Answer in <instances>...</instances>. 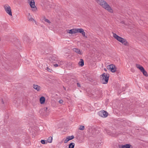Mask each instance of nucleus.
<instances>
[{
	"instance_id": "obj_20",
	"label": "nucleus",
	"mask_w": 148,
	"mask_h": 148,
	"mask_svg": "<svg viewBox=\"0 0 148 148\" xmlns=\"http://www.w3.org/2000/svg\"><path fill=\"white\" fill-rule=\"evenodd\" d=\"M104 132L105 133H107V134L110 135H111L110 131L107 129H105Z\"/></svg>"
},
{
	"instance_id": "obj_25",
	"label": "nucleus",
	"mask_w": 148,
	"mask_h": 148,
	"mask_svg": "<svg viewBox=\"0 0 148 148\" xmlns=\"http://www.w3.org/2000/svg\"><path fill=\"white\" fill-rule=\"evenodd\" d=\"M84 129V127L83 125H80L79 126V129L82 130H83Z\"/></svg>"
},
{
	"instance_id": "obj_30",
	"label": "nucleus",
	"mask_w": 148,
	"mask_h": 148,
	"mask_svg": "<svg viewBox=\"0 0 148 148\" xmlns=\"http://www.w3.org/2000/svg\"><path fill=\"white\" fill-rule=\"evenodd\" d=\"M53 66L56 67H58V66H59V65L58 64L56 63V64H53Z\"/></svg>"
},
{
	"instance_id": "obj_27",
	"label": "nucleus",
	"mask_w": 148,
	"mask_h": 148,
	"mask_svg": "<svg viewBox=\"0 0 148 148\" xmlns=\"http://www.w3.org/2000/svg\"><path fill=\"white\" fill-rule=\"evenodd\" d=\"M136 67L138 69H139L140 67L142 66H141L138 64H136Z\"/></svg>"
},
{
	"instance_id": "obj_23",
	"label": "nucleus",
	"mask_w": 148,
	"mask_h": 148,
	"mask_svg": "<svg viewBox=\"0 0 148 148\" xmlns=\"http://www.w3.org/2000/svg\"><path fill=\"white\" fill-rule=\"evenodd\" d=\"M67 137L68 138V139L69 140H72L74 138V136L73 135L71 136H69Z\"/></svg>"
},
{
	"instance_id": "obj_21",
	"label": "nucleus",
	"mask_w": 148,
	"mask_h": 148,
	"mask_svg": "<svg viewBox=\"0 0 148 148\" xmlns=\"http://www.w3.org/2000/svg\"><path fill=\"white\" fill-rule=\"evenodd\" d=\"M52 137H51V136H49L48 138L47 141V143L48 142L49 143H51L52 142Z\"/></svg>"
},
{
	"instance_id": "obj_28",
	"label": "nucleus",
	"mask_w": 148,
	"mask_h": 148,
	"mask_svg": "<svg viewBox=\"0 0 148 148\" xmlns=\"http://www.w3.org/2000/svg\"><path fill=\"white\" fill-rule=\"evenodd\" d=\"M47 70L49 72H51L52 71V70L49 68L48 67H47Z\"/></svg>"
},
{
	"instance_id": "obj_37",
	"label": "nucleus",
	"mask_w": 148,
	"mask_h": 148,
	"mask_svg": "<svg viewBox=\"0 0 148 148\" xmlns=\"http://www.w3.org/2000/svg\"><path fill=\"white\" fill-rule=\"evenodd\" d=\"M104 70L105 71H106L107 70V69H105Z\"/></svg>"
},
{
	"instance_id": "obj_6",
	"label": "nucleus",
	"mask_w": 148,
	"mask_h": 148,
	"mask_svg": "<svg viewBox=\"0 0 148 148\" xmlns=\"http://www.w3.org/2000/svg\"><path fill=\"white\" fill-rule=\"evenodd\" d=\"M98 114L99 116L104 118L107 117L108 115V113L104 110L99 111Z\"/></svg>"
},
{
	"instance_id": "obj_15",
	"label": "nucleus",
	"mask_w": 148,
	"mask_h": 148,
	"mask_svg": "<svg viewBox=\"0 0 148 148\" xmlns=\"http://www.w3.org/2000/svg\"><path fill=\"white\" fill-rule=\"evenodd\" d=\"M73 51L75 52L76 53L79 55H81L82 54V51H80L79 49L77 48H74L73 49Z\"/></svg>"
},
{
	"instance_id": "obj_4",
	"label": "nucleus",
	"mask_w": 148,
	"mask_h": 148,
	"mask_svg": "<svg viewBox=\"0 0 148 148\" xmlns=\"http://www.w3.org/2000/svg\"><path fill=\"white\" fill-rule=\"evenodd\" d=\"M27 1L33 11H35L37 10V8L35 5V2L34 0H28Z\"/></svg>"
},
{
	"instance_id": "obj_29",
	"label": "nucleus",
	"mask_w": 148,
	"mask_h": 148,
	"mask_svg": "<svg viewBox=\"0 0 148 148\" xmlns=\"http://www.w3.org/2000/svg\"><path fill=\"white\" fill-rule=\"evenodd\" d=\"M45 21L49 23H51V22L47 19H45Z\"/></svg>"
},
{
	"instance_id": "obj_19",
	"label": "nucleus",
	"mask_w": 148,
	"mask_h": 148,
	"mask_svg": "<svg viewBox=\"0 0 148 148\" xmlns=\"http://www.w3.org/2000/svg\"><path fill=\"white\" fill-rule=\"evenodd\" d=\"M79 65L83 66L84 65V61L82 59H80V61L78 63Z\"/></svg>"
},
{
	"instance_id": "obj_32",
	"label": "nucleus",
	"mask_w": 148,
	"mask_h": 148,
	"mask_svg": "<svg viewBox=\"0 0 148 148\" xmlns=\"http://www.w3.org/2000/svg\"><path fill=\"white\" fill-rule=\"evenodd\" d=\"M63 102V101L62 100H60L59 101V103L60 104L62 103Z\"/></svg>"
},
{
	"instance_id": "obj_3",
	"label": "nucleus",
	"mask_w": 148,
	"mask_h": 148,
	"mask_svg": "<svg viewBox=\"0 0 148 148\" xmlns=\"http://www.w3.org/2000/svg\"><path fill=\"white\" fill-rule=\"evenodd\" d=\"M108 77H109L107 74L105 73L103 74L101 77V82L103 84H107L108 81Z\"/></svg>"
},
{
	"instance_id": "obj_16",
	"label": "nucleus",
	"mask_w": 148,
	"mask_h": 148,
	"mask_svg": "<svg viewBox=\"0 0 148 148\" xmlns=\"http://www.w3.org/2000/svg\"><path fill=\"white\" fill-rule=\"evenodd\" d=\"M59 65V66H61L64 64V62L62 60H57L56 62Z\"/></svg>"
},
{
	"instance_id": "obj_34",
	"label": "nucleus",
	"mask_w": 148,
	"mask_h": 148,
	"mask_svg": "<svg viewBox=\"0 0 148 148\" xmlns=\"http://www.w3.org/2000/svg\"><path fill=\"white\" fill-rule=\"evenodd\" d=\"M77 86L79 87H81V85L79 83H77Z\"/></svg>"
},
{
	"instance_id": "obj_12",
	"label": "nucleus",
	"mask_w": 148,
	"mask_h": 148,
	"mask_svg": "<svg viewBox=\"0 0 148 148\" xmlns=\"http://www.w3.org/2000/svg\"><path fill=\"white\" fill-rule=\"evenodd\" d=\"M66 31V32L68 33L71 34L77 33L76 28H73L70 30H67Z\"/></svg>"
},
{
	"instance_id": "obj_7",
	"label": "nucleus",
	"mask_w": 148,
	"mask_h": 148,
	"mask_svg": "<svg viewBox=\"0 0 148 148\" xmlns=\"http://www.w3.org/2000/svg\"><path fill=\"white\" fill-rule=\"evenodd\" d=\"M101 143L97 141H93L91 143L92 147L94 148H99L101 146Z\"/></svg>"
},
{
	"instance_id": "obj_8",
	"label": "nucleus",
	"mask_w": 148,
	"mask_h": 148,
	"mask_svg": "<svg viewBox=\"0 0 148 148\" xmlns=\"http://www.w3.org/2000/svg\"><path fill=\"white\" fill-rule=\"evenodd\" d=\"M49 60L51 62L56 63L57 60L56 56L55 55H51L49 57Z\"/></svg>"
},
{
	"instance_id": "obj_17",
	"label": "nucleus",
	"mask_w": 148,
	"mask_h": 148,
	"mask_svg": "<svg viewBox=\"0 0 148 148\" xmlns=\"http://www.w3.org/2000/svg\"><path fill=\"white\" fill-rule=\"evenodd\" d=\"M33 88L37 91H38L40 90V87L37 85L34 84L33 86Z\"/></svg>"
},
{
	"instance_id": "obj_36",
	"label": "nucleus",
	"mask_w": 148,
	"mask_h": 148,
	"mask_svg": "<svg viewBox=\"0 0 148 148\" xmlns=\"http://www.w3.org/2000/svg\"><path fill=\"white\" fill-rule=\"evenodd\" d=\"M45 110H46L47 109V107H46L44 108Z\"/></svg>"
},
{
	"instance_id": "obj_5",
	"label": "nucleus",
	"mask_w": 148,
	"mask_h": 148,
	"mask_svg": "<svg viewBox=\"0 0 148 148\" xmlns=\"http://www.w3.org/2000/svg\"><path fill=\"white\" fill-rule=\"evenodd\" d=\"M5 11L9 15L12 16V12L11 8L8 5H5L4 6Z\"/></svg>"
},
{
	"instance_id": "obj_2",
	"label": "nucleus",
	"mask_w": 148,
	"mask_h": 148,
	"mask_svg": "<svg viewBox=\"0 0 148 148\" xmlns=\"http://www.w3.org/2000/svg\"><path fill=\"white\" fill-rule=\"evenodd\" d=\"M113 37L117 40L121 42L125 46H128L129 45V43L126 39L119 36L115 33H113Z\"/></svg>"
},
{
	"instance_id": "obj_14",
	"label": "nucleus",
	"mask_w": 148,
	"mask_h": 148,
	"mask_svg": "<svg viewBox=\"0 0 148 148\" xmlns=\"http://www.w3.org/2000/svg\"><path fill=\"white\" fill-rule=\"evenodd\" d=\"M131 146L130 144H127L124 145H120L119 147L120 148H130Z\"/></svg>"
},
{
	"instance_id": "obj_24",
	"label": "nucleus",
	"mask_w": 148,
	"mask_h": 148,
	"mask_svg": "<svg viewBox=\"0 0 148 148\" xmlns=\"http://www.w3.org/2000/svg\"><path fill=\"white\" fill-rule=\"evenodd\" d=\"M41 143L43 144H46L47 143V140H41Z\"/></svg>"
},
{
	"instance_id": "obj_18",
	"label": "nucleus",
	"mask_w": 148,
	"mask_h": 148,
	"mask_svg": "<svg viewBox=\"0 0 148 148\" xmlns=\"http://www.w3.org/2000/svg\"><path fill=\"white\" fill-rule=\"evenodd\" d=\"M45 98L44 97H40V101L41 104L45 102Z\"/></svg>"
},
{
	"instance_id": "obj_10",
	"label": "nucleus",
	"mask_w": 148,
	"mask_h": 148,
	"mask_svg": "<svg viewBox=\"0 0 148 148\" xmlns=\"http://www.w3.org/2000/svg\"><path fill=\"white\" fill-rule=\"evenodd\" d=\"M23 41L25 43H28L31 42V40L30 38L27 36L25 35L24 36L23 38Z\"/></svg>"
},
{
	"instance_id": "obj_1",
	"label": "nucleus",
	"mask_w": 148,
	"mask_h": 148,
	"mask_svg": "<svg viewBox=\"0 0 148 148\" xmlns=\"http://www.w3.org/2000/svg\"><path fill=\"white\" fill-rule=\"evenodd\" d=\"M97 3L100 5L108 10L109 12L112 13L113 11L109 5L104 0H95Z\"/></svg>"
},
{
	"instance_id": "obj_35",
	"label": "nucleus",
	"mask_w": 148,
	"mask_h": 148,
	"mask_svg": "<svg viewBox=\"0 0 148 148\" xmlns=\"http://www.w3.org/2000/svg\"><path fill=\"white\" fill-rule=\"evenodd\" d=\"M121 23L122 24H124L125 23V22L124 21H121Z\"/></svg>"
},
{
	"instance_id": "obj_33",
	"label": "nucleus",
	"mask_w": 148,
	"mask_h": 148,
	"mask_svg": "<svg viewBox=\"0 0 148 148\" xmlns=\"http://www.w3.org/2000/svg\"><path fill=\"white\" fill-rule=\"evenodd\" d=\"M34 19L32 18H30L29 19V21H34Z\"/></svg>"
},
{
	"instance_id": "obj_22",
	"label": "nucleus",
	"mask_w": 148,
	"mask_h": 148,
	"mask_svg": "<svg viewBox=\"0 0 148 148\" xmlns=\"http://www.w3.org/2000/svg\"><path fill=\"white\" fill-rule=\"evenodd\" d=\"M75 146V144L74 143H71L69 145V148H74Z\"/></svg>"
},
{
	"instance_id": "obj_13",
	"label": "nucleus",
	"mask_w": 148,
	"mask_h": 148,
	"mask_svg": "<svg viewBox=\"0 0 148 148\" xmlns=\"http://www.w3.org/2000/svg\"><path fill=\"white\" fill-rule=\"evenodd\" d=\"M139 69L143 73V74L144 75L146 76H148V74L147 72L145 71L142 66L140 67Z\"/></svg>"
},
{
	"instance_id": "obj_26",
	"label": "nucleus",
	"mask_w": 148,
	"mask_h": 148,
	"mask_svg": "<svg viewBox=\"0 0 148 148\" xmlns=\"http://www.w3.org/2000/svg\"><path fill=\"white\" fill-rule=\"evenodd\" d=\"M69 141V140L68 139V138L67 137L65 139V140H64V143H67Z\"/></svg>"
},
{
	"instance_id": "obj_31",
	"label": "nucleus",
	"mask_w": 148,
	"mask_h": 148,
	"mask_svg": "<svg viewBox=\"0 0 148 148\" xmlns=\"http://www.w3.org/2000/svg\"><path fill=\"white\" fill-rule=\"evenodd\" d=\"M42 21H45V19H46L47 18H46L45 17V16H43L42 17Z\"/></svg>"
},
{
	"instance_id": "obj_9",
	"label": "nucleus",
	"mask_w": 148,
	"mask_h": 148,
	"mask_svg": "<svg viewBox=\"0 0 148 148\" xmlns=\"http://www.w3.org/2000/svg\"><path fill=\"white\" fill-rule=\"evenodd\" d=\"M108 69L110 70L112 73H114L116 71V67L113 64H110L108 66Z\"/></svg>"
},
{
	"instance_id": "obj_38",
	"label": "nucleus",
	"mask_w": 148,
	"mask_h": 148,
	"mask_svg": "<svg viewBox=\"0 0 148 148\" xmlns=\"http://www.w3.org/2000/svg\"><path fill=\"white\" fill-rule=\"evenodd\" d=\"M2 102L3 103V100H2Z\"/></svg>"
},
{
	"instance_id": "obj_11",
	"label": "nucleus",
	"mask_w": 148,
	"mask_h": 148,
	"mask_svg": "<svg viewBox=\"0 0 148 148\" xmlns=\"http://www.w3.org/2000/svg\"><path fill=\"white\" fill-rule=\"evenodd\" d=\"M77 33H80L82 34V35L84 37H85V33L83 29L82 28H78L76 29Z\"/></svg>"
}]
</instances>
